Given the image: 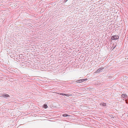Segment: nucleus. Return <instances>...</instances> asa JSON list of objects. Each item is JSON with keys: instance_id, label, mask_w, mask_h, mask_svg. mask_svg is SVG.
<instances>
[{"instance_id": "f257e3e1", "label": "nucleus", "mask_w": 128, "mask_h": 128, "mask_svg": "<svg viewBox=\"0 0 128 128\" xmlns=\"http://www.w3.org/2000/svg\"><path fill=\"white\" fill-rule=\"evenodd\" d=\"M119 38V36L118 35H115L112 36L111 37V39L112 40H114L118 39Z\"/></svg>"}, {"instance_id": "f03ea898", "label": "nucleus", "mask_w": 128, "mask_h": 128, "mask_svg": "<svg viewBox=\"0 0 128 128\" xmlns=\"http://www.w3.org/2000/svg\"><path fill=\"white\" fill-rule=\"evenodd\" d=\"M87 79V78L85 79H80L76 81V82H81L84 81L86 80Z\"/></svg>"}, {"instance_id": "7ed1b4c3", "label": "nucleus", "mask_w": 128, "mask_h": 128, "mask_svg": "<svg viewBox=\"0 0 128 128\" xmlns=\"http://www.w3.org/2000/svg\"><path fill=\"white\" fill-rule=\"evenodd\" d=\"M2 97H4L6 98H7V97H9L10 96L7 94H2L1 96Z\"/></svg>"}, {"instance_id": "20e7f679", "label": "nucleus", "mask_w": 128, "mask_h": 128, "mask_svg": "<svg viewBox=\"0 0 128 128\" xmlns=\"http://www.w3.org/2000/svg\"><path fill=\"white\" fill-rule=\"evenodd\" d=\"M103 69V68H100L98 70H97L96 71V72H102V70Z\"/></svg>"}, {"instance_id": "39448f33", "label": "nucleus", "mask_w": 128, "mask_h": 128, "mask_svg": "<svg viewBox=\"0 0 128 128\" xmlns=\"http://www.w3.org/2000/svg\"><path fill=\"white\" fill-rule=\"evenodd\" d=\"M121 96L123 98H126L127 96V95L125 94H122V95Z\"/></svg>"}, {"instance_id": "423d86ee", "label": "nucleus", "mask_w": 128, "mask_h": 128, "mask_svg": "<svg viewBox=\"0 0 128 128\" xmlns=\"http://www.w3.org/2000/svg\"><path fill=\"white\" fill-rule=\"evenodd\" d=\"M100 104V105H102L103 106H106V104L105 103H101Z\"/></svg>"}, {"instance_id": "0eeeda50", "label": "nucleus", "mask_w": 128, "mask_h": 128, "mask_svg": "<svg viewBox=\"0 0 128 128\" xmlns=\"http://www.w3.org/2000/svg\"><path fill=\"white\" fill-rule=\"evenodd\" d=\"M43 107L45 108H48V106H47V105L46 104H44V105H43Z\"/></svg>"}, {"instance_id": "6e6552de", "label": "nucleus", "mask_w": 128, "mask_h": 128, "mask_svg": "<svg viewBox=\"0 0 128 128\" xmlns=\"http://www.w3.org/2000/svg\"><path fill=\"white\" fill-rule=\"evenodd\" d=\"M62 116H64V117H66V116H69V115H68V114H64L62 115Z\"/></svg>"}, {"instance_id": "1a4fd4ad", "label": "nucleus", "mask_w": 128, "mask_h": 128, "mask_svg": "<svg viewBox=\"0 0 128 128\" xmlns=\"http://www.w3.org/2000/svg\"><path fill=\"white\" fill-rule=\"evenodd\" d=\"M64 96H70V94H65Z\"/></svg>"}, {"instance_id": "9d476101", "label": "nucleus", "mask_w": 128, "mask_h": 128, "mask_svg": "<svg viewBox=\"0 0 128 128\" xmlns=\"http://www.w3.org/2000/svg\"><path fill=\"white\" fill-rule=\"evenodd\" d=\"M125 102L126 104H128V99L127 100H125Z\"/></svg>"}, {"instance_id": "9b49d317", "label": "nucleus", "mask_w": 128, "mask_h": 128, "mask_svg": "<svg viewBox=\"0 0 128 128\" xmlns=\"http://www.w3.org/2000/svg\"><path fill=\"white\" fill-rule=\"evenodd\" d=\"M60 94L62 96H64L65 94L61 93Z\"/></svg>"}, {"instance_id": "f8f14e48", "label": "nucleus", "mask_w": 128, "mask_h": 128, "mask_svg": "<svg viewBox=\"0 0 128 128\" xmlns=\"http://www.w3.org/2000/svg\"><path fill=\"white\" fill-rule=\"evenodd\" d=\"M68 0H64V2H66Z\"/></svg>"}, {"instance_id": "ddd939ff", "label": "nucleus", "mask_w": 128, "mask_h": 128, "mask_svg": "<svg viewBox=\"0 0 128 128\" xmlns=\"http://www.w3.org/2000/svg\"><path fill=\"white\" fill-rule=\"evenodd\" d=\"M116 46H114V47H113V46H112V47L113 48V49H114V48H115V47H116Z\"/></svg>"}, {"instance_id": "4468645a", "label": "nucleus", "mask_w": 128, "mask_h": 128, "mask_svg": "<svg viewBox=\"0 0 128 128\" xmlns=\"http://www.w3.org/2000/svg\"><path fill=\"white\" fill-rule=\"evenodd\" d=\"M56 93L57 94H60V93H58V92H56Z\"/></svg>"}]
</instances>
